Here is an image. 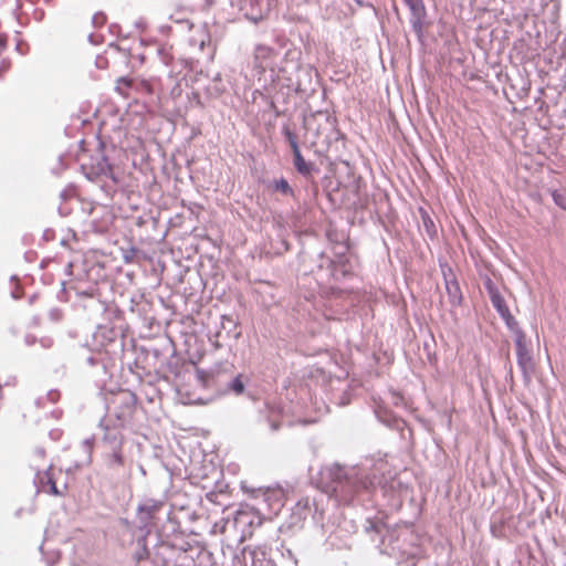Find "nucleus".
I'll return each instance as SVG.
<instances>
[{
  "instance_id": "22",
  "label": "nucleus",
  "mask_w": 566,
  "mask_h": 566,
  "mask_svg": "<svg viewBox=\"0 0 566 566\" xmlns=\"http://www.w3.org/2000/svg\"><path fill=\"white\" fill-rule=\"evenodd\" d=\"M6 48H7V38L3 35H0V55L3 53Z\"/></svg>"
},
{
  "instance_id": "7",
  "label": "nucleus",
  "mask_w": 566,
  "mask_h": 566,
  "mask_svg": "<svg viewBox=\"0 0 566 566\" xmlns=\"http://www.w3.org/2000/svg\"><path fill=\"white\" fill-rule=\"evenodd\" d=\"M273 189L275 191H279V192L285 195V196H292L293 195V189L289 185L287 180L284 179V178L275 180L274 184H273Z\"/></svg>"
},
{
  "instance_id": "2",
  "label": "nucleus",
  "mask_w": 566,
  "mask_h": 566,
  "mask_svg": "<svg viewBox=\"0 0 566 566\" xmlns=\"http://www.w3.org/2000/svg\"><path fill=\"white\" fill-rule=\"evenodd\" d=\"M357 492L356 485L353 481L346 479L338 481L332 488V496H334L339 503H349Z\"/></svg>"
},
{
  "instance_id": "13",
  "label": "nucleus",
  "mask_w": 566,
  "mask_h": 566,
  "mask_svg": "<svg viewBox=\"0 0 566 566\" xmlns=\"http://www.w3.org/2000/svg\"><path fill=\"white\" fill-rule=\"evenodd\" d=\"M285 136L287 138V142H289L291 148H292V151L295 149H300L298 143H297V137L294 133L286 130Z\"/></svg>"
},
{
  "instance_id": "17",
  "label": "nucleus",
  "mask_w": 566,
  "mask_h": 566,
  "mask_svg": "<svg viewBox=\"0 0 566 566\" xmlns=\"http://www.w3.org/2000/svg\"><path fill=\"white\" fill-rule=\"evenodd\" d=\"M232 389L237 392V394H241L243 392L244 390V385L243 382L241 381V379L239 377H237L233 381H232V385H231Z\"/></svg>"
},
{
  "instance_id": "19",
  "label": "nucleus",
  "mask_w": 566,
  "mask_h": 566,
  "mask_svg": "<svg viewBox=\"0 0 566 566\" xmlns=\"http://www.w3.org/2000/svg\"><path fill=\"white\" fill-rule=\"evenodd\" d=\"M49 485H50V493L53 494V495H60V491L57 490L56 488V484L54 481L52 480H49Z\"/></svg>"
},
{
  "instance_id": "20",
  "label": "nucleus",
  "mask_w": 566,
  "mask_h": 566,
  "mask_svg": "<svg viewBox=\"0 0 566 566\" xmlns=\"http://www.w3.org/2000/svg\"><path fill=\"white\" fill-rule=\"evenodd\" d=\"M113 460L117 465H123V455L120 454V452H115L113 454Z\"/></svg>"
},
{
  "instance_id": "12",
  "label": "nucleus",
  "mask_w": 566,
  "mask_h": 566,
  "mask_svg": "<svg viewBox=\"0 0 566 566\" xmlns=\"http://www.w3.org/2000/svg\"><path fill=\"white\" fill-rule=\"evenodd\" d=\"M92 23L95 28H101L106 23V15L103 12H97L92 18Z\"/></svg>"
},
{
  "instance_id": "10",
  "label": "nucleus",
  "mask_w": 566,
  "mask_h": 566,
  "mask_svg": "<svg viewBox=\"0 0 566 566\" xmlns=\"http://www.w3.org/2000/svg\"><path fill=\"white\" fill-rule=\"evenodd\" d=\"M265 499L268 501L270 500H276L279 502V505H282V499H283V492L282 490H268L265 493Z\"/></svg>"
},
{
  "instance_id": "14",
  "label": "nucleus",
  "mask_w": 566,
  "mask_h": 566,
  "mask_svg": "<svg viewBox=\"0 0 566 566\" xmlns=\"http://www.w3.org/2000/svg\"><path fill=\"white\" fill-rule=\"evenodd\" d=\"M403 1L415 12L423 9L422 0H403Z\"/></svg>"
},
{
  "instance_id": "11",
  "label": "nucleus",
  "mask_w": 566,
  "mask_h": 566,
  "mask_svg": "<svg viewBox=\"0 0 566 566\" xmlns=\"http://www.w3.org/2000/svg\"><path fill=\"white\" fill-rule=\"evenodd\" d=\"M492 303L502 315H504V313L507 312V307L505 306L504 301L502 300L501 296L494 295L492 297Z\"/></svg>"
},
{
  "instance_id": "3",
  "label": "nucleus",
  "mask_w": 566,
  "mask_h": 566,
  "mask_svg": "<svg viewBox=\"0 0 566 566\" xmlns=\"http://www.w3.org/2000/svg\"><path fill=\"white\" fill-rule=\"evenodd\" d=\"M516 355L517 364L524 373L533 369L532 356L525 345L524 336H518L516 339Z\"/></svg>"
},
{
  "instance_id": "6",
  "label": "nucleus",
  "mask_w": 566,
  "mask_h": 566,
  "mask_svg": "<svg viewBox=\"0 0 566 566\" xmlns=\"http://www.w3.org/2000/svg\"><path fill=\"white\" fill-rule=\"evenodd\" d=\"M233 522L235 525L243 523V524H248L251 526L253 524V517L249 510L240 509L235 512Z\"/></svg>"
},
{
  "instance_id": "23",
  "label": "nucleus",
  "mask_w": 566,
  "mask_h": 566,
  "mask_svg": "<svg viewBox=\"0 0 566 566\" xmlns=\"http://www.w3.org/2000/svg\"><path fill=\"white\" fill-rule=\"evenodd\" d=\"M272 428H273V430H276V429H279V424L273 423V424H272Z\"/></svg>"
},
{
  "instance_id": "15",
  "label": "nucleus",
  "mask_w": 566,
  "mask_h": 566,
  "mask_svg": "<svg viewBox=\"0 0 566 566\" xmlns=\"http://www.w3.org/2000/svg\"><path fill=\"white\" fill-rule=\"evenodd\" d=\"M403 1L415 12L423 9L422 0H403Z\"/></svg>"
},
{
  "instance_id": "9",
  "label": "nucleus",
  "mask_w": 566,
  "mask_h": 566,
  "mask_svg": "<svg viewBox=\"0 0 566 566\" xmlns=\"http://www.w3.org/2000/svg\"><path fill=\"white\" fill-rule=\"evenodd\" d=\"M552 198L558 207L566 210V193H562L557 190H554L552 192Z\"/></svg>"
},
{
  "instance_id": "1",
  "label": "nucleus",
  "mask_w": 566,
  "mask_h": 566,
  "mask_svg": "<svg viewBox=\"0 0 566 566\" xmlns=\"http://www.w3.org/2000/svg\"><path fill=\"white\" fill-rule=\"evenodd\" d=\"M275 56L276 53L274 49L268 45L260 44L255 48L254 69L260 76L263 75L268 70L273 71Z\"/></svg>"
},
{
  "instance_id": "5",
  "label": "nucleus",
  "mask_w": 566,
  "mask_h": 566,
  "mask_svg": "<svg viewBox=\"0 0 566 566\" xmlns=\"http://www.w3.org/2000/svg\"><path fill=\"white\" fill-rule=\"evenodd\" d=\"M294 166L300 174L307 175L311 172V166L305 161L300 149L293 150Z\"/></svg>"
},
{
  "instance_id": "8",
  "label": "nucleus",
  "mask_w": 566,
  "mask_h": 566,
  "mask_svg": "<svg viewBox=\"0 0 566 566\" xmlns=\"http://www.w3.org/2000/svg\"><path fill=\"white\" fill-rule=\"evenodd\" d=\"M134 85V81L128 77H120L117 80L116 90L124 96L128 95V90Z\"/></svg>"
},
{
  "instance_id": "16",
  "label": "nucleus",
  "mask_w": 566,
  "mask_h": 566,
  "mask_svg": "<svg viewBox=\"0 0 566 566\" xmlns=\"http://www.w3.org/2000/svg\"><path fill=\"white\" fill-rule=\"evenodd\" d=\"M138 90L147 93V94H153L154 90H153V85L149 81H146V80H142L139 83H138V86H137Z\"/></svg>"
},
{
  "instance_id": "4",
  "label": "nucleus",
  "mask_w": 566,
  "mask_h": 566,
  "mask_svg": "<svg viewBox=\"0 0 566 566\" xmlns=\"http://www.w3.org/2000/svg\"><path fill=\"white\" fill-rule=\"evenodd\" d=\"M161 506H163L161 502L154 501L151 503L144 504V505L139 506L138 512L143 520H146V518L150 520V518L155 517V515L159 512Z\"/></svg>"
},
{
  "instance_id": "18",
  "label": "nucleus",
  "mask_w": 566,
  "mask_h": 566,
  "mask_svg": "<svg viewBox=\"0 0 566 566\" xmlns=\"http://www.w3.org/2000/svg\"><path fill=\"white\" fill-rule=\"evenodd\" d=\"M228 523H229L228 518H222L220 522L214 524L213 530L216 531L217 528H219V533L224 534L227 531Z\"/></svg>"
},
{
  "instance_id": "21",
  "label": "nucleus",
  "mask_w": 566,
  "mask_h": 566,
  "mask_svg": "<svg viewBox=\"0 0 566 566\" xmlns=\"http://www.w3.org/2000/svg\"><path fill=\"white\" fill-rule=\"evenodd\" d=\"M206 497H207V500H208L209 502H211V503H214V504H217V503H218V502H217L218 494H217L216 492H209V493H207V494H206Z\"/></svg>"
}]
</instances>
